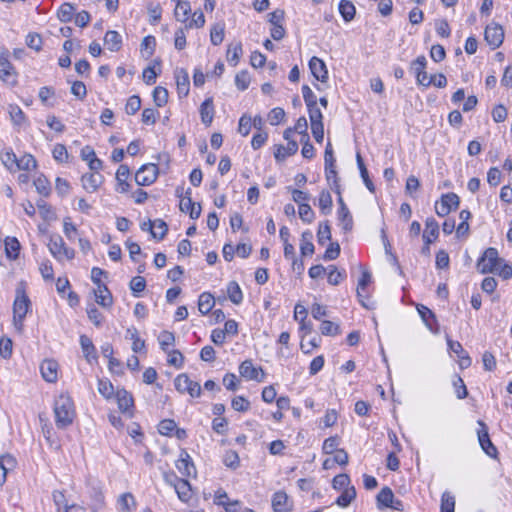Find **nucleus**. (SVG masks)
<instances>
[{"instance_id": "f257e3e1", "label": "nucleus", "mask_w": 512, "mask_h": 512, "mask_svg": "<svg viewBox=\"0 0 512 512\" xmlns=\"http://www.w3.org/2000/svg\"><path fill=\"white\" fill-rule=\"evenodd\" d=\"M55 424L58 429H66L72 425L76 411L72 398L61 394L54 402Z\"/></svg>"}, {"instance_id": "f03ea898", "label": "nucleus", "mask_w": 512, "mask_h": 512, "mask_svg": "<svg viewBox=\"0 0 512 512\" xmlns=\"http://www.w3.org/2000/svg\"><path fill=\"white\" fill-rule=\"evenodd\" d=\"M503 262L504 259L499 257L497 249L489 247L478 259L477 269L481 274L495 273L498 265H501Z\"/></svg>"}, {"instance_id": "7ed1b4c3", "label": "nucleus", "mask_w": 512, "mask_h": 512, "mask_svg": "<svg viewBox=\"0 0 512 512\" xmlns=\"http://www.w3.org/2000/svg\"><path fill=\"white\" fill-rule=\"evenodd\" d=\"M48 247L50 253L58 261L63 259L71 260L75 256V251L67 247L63 238L58 234L50 236Z\"/></svg>"}, {"instance_id": "20e7f679", "label": "nucleus", "mask_w": 512, "mask_h": 512, "mask_svg": "<svg viewBox=\"0 0 512 512\" xmlns=\"http://www.w3.org/2000/svg\"><path fill=\"white\" fill-rule=\"evenodd\" d=\"M175 388L180 393H188L191 397H200L202 393L198 382L192 381L185 373L178 375L174 380Z\"/></svg>"}, {"instance_id": "39448f33", "label": "nucleus", "mask_w": 512, "mask_h": 512, "mask_svg": "<svg viewBox=\"0 0 512 512\" xmlns=\"http://www.w3.org/2000/svg\"><path fill=\"white\" fill-rule=\"evenodd\" d=\"M460 199L455 193L443 194L441 200L435 204V212L439 217L448 215L459 207Z\"/></svg>"}, {"instance_id": "423d86ee", "label": "nucleus", "mask_w": 512, "mask_h": 512, "mask_svg": "<svg viewBox=\"0 0 512 512\" xmlns=\"http://www.w3.org/2000/svg\"><path fill=\"white\" fill-rule=\"evenodd\" d=\"M159 168L156 164L149 163L141 166L135 175V182L139 186H149L153 184L158 176Z\"/></svg>"}, {"instance_id": "0eeeda50", "label": "nucleus", "mask_w": 512, "mask_h": 512, "mask_svg": "<svg viewBox=\"0 0 512 512\" xmlns=\"http://www.w3.org/2000/svg\"><path fill=\"white\" fill-rule=\"evenodd\" d=\"M477 424L479 425V429L477 431L478 441H479V444H480L482 450L489 457L496 458L498 451L490 439L487 425L482 420H478Z\"/></svg>"}, {"instance_id": "6e6552de", "label": "nucleus", "mask_w": 512, "mask_h": 512, "mask_svg": "<svg viewBox=\"0 0 512 512\" xmlns=\"http://www.w3.org/2000/svg\"><path fill=\"white\" fill-rule=\"evenodd\" d=\"M7 50L0 51V79L6 83L14 84L16 82V72L8 60Z\"/></svg>"}, {"instance_id": "1a4fd4ad", "label": "nucleus", "mask_w": 512, "mask_h": 512, "mask_svg": "<svg viewBox=\"0 0 512 512\" xmlns=\"http://www.w3.org/2000/svg\"><path fill=\"white\" fill-rule=\"evenodd\" d=\"M484 37L492 49L498 48L504 40V30L498 24H491L485 28Z\"/></svg>"}, {"instance_id": "9d476101", "label": "nucleus", "mask_w": 512, "mask_h": 512, "mask_svg": "<svg viewBox=\"0 0 512 512\" xmlns=\"http://www.w3.org/2000/svg\"><path fill=\"white\" fill-rule=\"evenodd\" d=\"M30 301L26 295L17 296L13 304L14 325L20 323L23 326V320L28 312Z\"/></svg>"}, {"instance_id": "9b49d317", "label": "nucleus", "mask_w": 512, "mask_h": 512, "mask_svg": "<svg viewBox=\"0 0 512 512\" xmlns=\"http://www.w3.org/2000/svg\"><path fill=\"white\" fill-rule=\"evenodd\" d=\"M175 465L178 471L185 477H191L196 474L194 463L188 452L184 449L181 450Z\"/></svg>"}, {"instance_id": "f8f14e48", "label": "nucleus", "mask_w": 512, "mask_h": 512, "mask_svg": "<svg viewBox=\"0 0 512 512\" xmlns=\"http://www.w3.org/2000/svg\"><path fill=\"white\" fill-rule=\"evenodd\" d=\"M309 69L316 80H318L322 83L327 82L328 70H327L325 62L322 59H320L316 56H313L309 60Z\"/></svg>"}, {"instance_id": "ddd939ff", "label": "nucleus", "mask_w": 512, "mask_h": 512, "mask_svg": "<svg viewBox=\"0 0 512 512\" xmlns=\"http://www.w3.org/2000/svg\"><path fill=\"white\" fill-rule=\"evenodd\" d=\"M427 65V60L425 56H418L412 63L411 69L416 75L417 83L419 85L425 86V83L429 80L427 72L425 71Z\"/></svg>"}, {"instance_id": "4468645a", "label": "nucleus", "mask_w": 512, "mask_h": 512, "mask_svg": "<svg viewBox=\"0 0 512 512\" xmlns=\"http://www.w3.org/2000/svg\"><path fill=\"white\" fill-rule=\"evenodd\" d=\"M339 209H338V219L342 225V229L344 232H350L353 229V218L352 215L344 203L342 197L338 198Z\"/></svg>"}, {"instance_id": "2eb2a0df", "label": "nucleus", "mask_w": 512, "mask_h": 512, "mask_svg": "<svg viewBox=\"0 0 512 512\" xmlns=\"http://www.w3.org/2000/svg\"><path fill=\"white\" fill-rule=\"evenodd\" d=\"M17 466L15 457L9 453L0 456V485L7 479V473L13 471Z\"/></svg>"}, {"instance_id": "dca6fc26", "label": "nucleus", "mask_w": 512, "mask_h": 512, "mask_svg": "<svg viewBox=\"0 0 512 512\" xmlns=\"http://www.w3.org/2000/svg\"><path fill=\"white\" fill-rule=\"evenodd\" d=\"M103 181L104 177L99 173L84 174L81 178L83 188L89 193L97 191Z\"/></svg>"}, {"instance_id": "f3484780", "label": "nucleus", "mask_w": 512, "mask_h": 512, "mask_svg": "<svg viewBox=\"0 0 512 512\" xmlns=\"http://www.w3.org/2000/svg\"><path fill=\"white\" fill-rule=\"evenodd\" d=\"M297 151H298V143L295 140H289L286 147H284L283 145L275 146L274 157H275L276 161L282 162L288 156L294 155Z\"/></svg>"}, {"instance_id": "a211bd4d", "label": "nucleus", "mask_w": 512, "mask_h": 512, "mask_svg": "<svg viewBox=\"0 0 512 512\" xmlns=\"http://www.w3.org/2000/svg\"><path fill=\"white\" fill-rule=\"evenodd\" d=\"M175 79L177 85V91L180 96H187L189 93V75L183 68L175 70Z\"/></svg>"}, {"instance_id": "6ab92c4d", "label": "nucleus", "mask_w": 512, "mask_h": 512, "mask_svg": "<svg viewBox=\"0 0 512 512\" xmlns=\"http://www.w3.org/2000/svg\"><path fill=\"white\" fill-rule=\"evenodd\" d=\"M94 295L96 302L100 306L104 308H109L112 306L113 297L106 284L97 286V288L94 290Z\"/></svg>"}, {"instance_id": "aec40b11", "label": "nucleus", "mask_w": 512, "mask_h": 512, "mask_svg": "<svg viewBox=\"0 0 512 512\" xmlns=\"http://www.w3.org/2000/svg\"><path fill=\"white\" fill-rule=\"evenodd\" d=\"M42 377L50 383L57 380L58 364L54 360H44L40 366Z\"/></svg>"}, {"instance_id": "412c9836", "label": "nucleus", "mask_w": 512, "mask_h": 512, "mask_svg": "<svg viewBox=\"0 0 512 512\" xmlns=\"http://www.w3.org/2000/svg\"><path fill=\"white\" fill-rule=\"evenodd\" d=\"M439 235V225L434 218H427L425 222V230L423 233V240L426 244L433 243Z\"/></svg>"}, {"instance_id": "4be33fe9", "label": "nucleus", "mask_w": 512, "mask_h": 512, "mask_svg": "<svg viewBox=\"0 0 512 512\" xmlns=\"http://www.w3.org/2000/svg\"><path fill=\"white\" fill-rule=\"evenodd\" d=\"M201 121L204 125L210 126L214 117L213 99L207 98L200 106Z\"/></svg>"}, {"instance_id": "5701e85b", "label": "nucleus", "mask_w": 512, "mask_h": 512, "mask_svg": "<svg viewBox=\"0 0 512 512\" xmlns=\"http://www.w3.org/2000/svg\"><path fill=\"white\" fill-rule=\"evenodd\" d=\"M129 174V167L125 164H121L116 172V180L118 182V188L116 189L117 191L126 193L129 190L130 184L127 182Z\"/></svg>"}, {"instance_id": "b1692460", "label": "nucleus", "mask_w": 512, "mask_h": 512, "mask_svg": "<svg viewBox=\"0 0 512 512\" xmlns=\"http://www.w3.org/2000/svg\"><path fill=\"white\" fill-rule=\"evenodd\" d=\"M104 43L110 51L117 52L122 46L121 35L117 31L109 30L104 36Z\"/></svg>"}, {"instance_id": "393cba45", "label": "nucleus", "mask_w": 512, "mask_h": 512, "mask_svg": "<svg viewBox=\"0 0 512 512\" xmlns=\"http://www.w3.org/2000/svg\"><path fill=\"white\" fill-rule=\"evenodd\" d=\"M274 512H288V495L284 491H277L272 498Z\"/></svg>"}, {"instance_id": "a878e982", "label": "nucleus", "mask_w": 512, "mask_h": 512, "mask_svg": "<svg viewBox=\"0 0 512 512\" xmlns=\"http://www.w3.org/2000/svg\"><path fill=\"white\" fill-rule=\"evenodd\" d=\"M80 345L86 360L91 363L92 360L97 359L96 349L91 339L86 335L80 336Z\"/></svg>"}, {"instance_id": "bb28decb", "label": "nucleus", "mask_w": 512, "mask_h": 512, "mask_svg": "<svg viewBox=\"0 0 512 512\" xmlns=\"http://www.w3.org/2000/svg\"><path fill=\"white\" fill-rule=\"evenodd\" d=\"M118 407L121 412L127 413L133 407L134 401L132 395L126 390H119L116 393Z\"/></svg>"}, {"instance_id": "cd10ccee", "label": "nucleus", "mask_w": 512, "mask_h": 512, "mask_svg": "<svg viewBox=\"0 0 512 512\" xmlns=\"http://www.w3.org/2000/svg\"><path fill=\"white\" fill-rule=\"evenodd\" d=\"M243 54L241 42L232 43L228 46L226 58L230 65L236 66Z\"/></svg>"}, {"instance_id": "c85d7f7f", "label": "nucleus", "mask_w": 512, "mask_h": 512, "mask_svg": "<svg viewBox=\"0 0 512 512\" xmlns=\"http://www.w3.org/2000/svg\"><path fill=\"white\" fill-rule=\"evenodd\" d=\"M175 492L182 502H188L192 497V489L188 480L181 479L175 486Z\"/></svg>"}, {"instance_id": "c756f323", "label": "nucleus", "mask_w": 512, "mask_h": 512, "mask_svg": "<svg viewBox=\"0 0 512 512\" xmlns=\"http://www.w3.org/2000/svg\"><path fill=\"white\" fill-rule=\"evenodd\" d=\"M338 10L346 22L352 21L356 14V8L354 4L348 0H341L338 5Z\"/></svg>"}, {"instance_id": "7c9ffc66", "label": "nucleus", "mask_w": 512, "mask_h": 512, "mask_svg": "<svg viewBox=\"0 0 512 512\" xmlns=\"http://www.w3.org/2000/svg\"><path fill=\"white\" fill-rule=\"evenodd\" d=\"M394 494L391 488L388 486L383 487L380 492L377 494L376 500H377V506L379 509L382 507L389 508V506L392 504L394 500Z\"/></svg>"}, {"instance_id": "2f4dec72", "label": "nucleus", "mask_w": 512, "mask_h": 512, "mask_svg": "<svg viewBox=\"0 0 512 512\" xmlns=\"http://www.w3.org/2000/svg\"><path fill=\"white\" fill-rule=\"evenodd\" d=\"M239 373L249 380H258V368L253 366L251 360H245L240 364Z\"/></svg>"}, {"instance_id": "473e14b6", "label": "nucleus", "mask_w": 512, "mask_h": 512, "mask_svg": "<svg viewBox=\"0 0 512 512\" xmlns=\"http://www.w3.org/2000/svg\"><path fill=\"white\" fill-rule=\"evenodd\" d=\"M215 304L214 297L207 292L202 293L198 300V310L201 314H208Z\"/></svg>"}, {"instance_id": "72a5a7b5", "label": "nucleus", "mask_w": 512, "mask_h": 512, "mask_svg": "<svg viewBox=\"0 0 512 512\" xmlns=\"http://www.w3.org/2000/svg\"><path fill=\"white\" fill-rule=\"evenodd\" d=\"M126 337H129L132 343V350L139 353L145 349V341L139 337L138 330L135 327H129L126 331Z\"/></svg>"}, {"instance_id": "f704fd0d", "label": "nucleus", "mask_w": 512, "mask_h": 512, "mask_svg": "<svg viewBox=\"0 0 512 512\" xmlns=\"http://www.w3.org/2000/svg\"><path fill=\"white\" fill-rule=\"evenodd\" d=\"M356 498V489L350 486L344 489L342 494L336 499L335 503L340 507H348L351 502Z\"/></svg>"}, {"instance_id": "c9c22d12", "label": "nucleus", "mask_w": 512, "mask_h": 512, "mask_svg": "<svg viewBox=\"0 0 512 512\" xmlns=\"http://www.w3.org/2000/svg\"><path fill=\"white\" fill-rule=\"evenodd\" d=\"M312 238H313V234L311 231H304L302 233L300 251L303 256L312 255L314 253L315 247L311 241Z\"/></svg>"}, {"instance_id": "e433bc0d", "label": "nucleus", "mask_w": 512, "mask_h": 512, "mask_svg": "<svg viewBox=\"0 0 512 512\" xmlns=\"http://www.w3.org/2000/svg\"><path fill=\"white\" fill-rule=\"evenodd\" d=\"M225 36V24L224 23H216L211 27L210 30V40L211 43L215 46L220 45Z\"/></svg>"}, {"instance_id": "4c0bfd02", "label": "nucleus", "mask_w": 512, "mask_h": 512, "mask_svg": "<svg viewBox=\"0 0 512 512\" xmlns=\"http://www.w3.org/2000/svg\"><path fill=\"white\" fill-rule=\"evenodd\" d=\"M227 293L230 301L236 305L240 304L243 300V293L236 281L229 282L227 286Z\"/></svg>"}, {"instance_id": "58836bf2", "label": "nucleus", "mask_w": 512, "mask_h": 512, "mask_svg": "<svg viewBox=\"0 0 512 512\" xmlns=\"http://www.w3.org/2000/svg\"><path fill=\"white\" fill-rule=\"evenodd\" d=\"M356 161H357V165H358L361 177H362L367 189L373 193L375 191V186L372 183L371 179L369 178L368 170L364 164V161H363L360 153H357Z\"/></svg>"}, {"instance_id": "ea45409f", "label": "nucleus", "mask_w": 512, "mask_h": 512, "mask_svg": "<svg viewBox=\"0 0 512 512\" xmlns=\"http://www.w3.org/2000/svg\"><path fill=\"white\" fill-rule=\"evenodd\" d=\"M75 10L76 9L73 4L65 2L58 9L57 17L63 23L70 22L73 18Z\"/></svg>"}, {"instance_id": "a19ab883", "label": "nucleus", "mask_w": 512, "mask_h": 512, "mask_svg": "<svg viewBox=\"0 0 512 512\" xmlns=\"http://www.w3.org/2000/svg\"><path fill=\"white\" fill-rule=\"evenodd\" d=\"M333 205L332 196L329 191L323 190L319 195V208L324 215L331 212Z\"/></svg>"}, {"instance_id": "79ce46f5", "label": "nucleus", "mask_w": 512, "mask_h": 512, "mask_svg": "<svg viewBox=\"0 0 512 512\" xmlns=\"http://www.w3.org/2000/svg\"><path fill=\"white\" fill-rule=\"evenodd\" d=\"M20 250V243L16 238L7 237L5 240L6 255L10 259H16Z\"/></svg>"}, {"instance_id": "37998d69", "label": "nucleus", "mask_w": 512, "mask_h": 512, "mask_svg": "<svg viewBox=\"0 0 512 512\" xmlns=\"http://www.w3.org/2000/svg\"><path fill=\"white\" fill-rule=\"evenodd\" d=\"M152 96L157 107H163L168 102V91L162 86L155 87Z\"/></svg>"}, {"instance_id": "c03bdc74", "label": "nucleus", "mask_w": 512, "mask_h": 512, "mask_svg": "<svg viewBox=\"0 0 512 512\" xmlns=\"http://www.w3.org/2000/svg\"><path fill=\"white\" fill-rule=\"evenodd\" d=\"M37 167V161L31 154H25L21 158H17L16 168L19 170H32Z\"/></svg>"}, {"instance_id": "a18cd8bd", "label": "nucleus", "mask_w": 512, "mask_h": 512, "mask_svg": "<svg viewBox=\"0 0 512 512\" xmlns=\"http://www.w3.org/2000/svg\"><path fill=\"white\" fill-rule=\"evenodd\" d=\"M34 186L39 194H41L44 197H47L50 195L51 192V186L50 182L44 175L38 176L34 180Z\"/></svg>"}, {"instance_id": "49530a36", "label": "nucleus", "mask_w": 512, "mask_h": 512, "mask_svg": "<svg viewBox=\"0 0 512 512\" xmlns=\"http://www.w3.org/2000/svg\"><path fill=\"white\" fill-rule=\"evenodd\" d=\"M190 11L191 7L189 2L178 0V3H176V8L174 11L175 17L178 21H186Z\"/></svg>"}, {"instance_id": "de8ad7c7", "label": "nucleus", "mask_w": 512, "mask_h": 512, "mask_svg": "<svg viewBox=\"0 0 512 512\" xmlns=\"http://www.w3.org/2000/svg\"><path fill=\"white\" fill-rule=\"evenodd\" d=\"M36 206L39 209V213L44 220L51 221L56 218V215L52 207L49 204H47L44 200H38L36 202Z\"/></svg>"}, {"instance_id": "09e8293b", "label": "nucleus", "mask_w": 512, "mask_h": 512, "mask_svg": "<svg viewBox=\"0 0 512 512\" xmlns=\"http://www.w3.org/2000/svg\"><path fill=\"white\" fill-rule=\"evenodd\" d=\"M168 232V226L162 219H156L153 221L152 237L158 240H162Z\"/></svg>"}, {"instance_id": "8fccbe9b", "label": "nucleus", "mask_w": 512, "mask_h": 512, "mask_svg": "<svg viewBox=\"0 0 512 512\" xmlns=\"http://www.w3.org/2000/svg\"><path fill=\"white\" fill-rule=\"evenodd\" d=\"M328 268L330 269V272L328 274L329 284L336 286L346 278L345 270L339 271L337 267L334 265H330Z\"/></svg>"}, {"instance_id": "3c124183", "label": "nucleus", "mask_w": 512, "mask_h": 512, "mask_svg": "<svg viewBox=\"0 0 512 512\" xmlns=\"http://www.w3.org/2000/svg\"><path fill=\"white\" fill-rule=\"evenodd\" d=\"M331 239V228L329 221L326 220L319 224V229L317 232V240L320 245H324L326 240Z\"/></svg>"}, {"instance_id": "603ef678", "label": "nucleus", "mask_w": 512, "mask_h": 512, "mask_svg": "<svg viewBox=\"0 0 512 512\" xmlns=\"http://www.w3.org/2000/svg\"><path fill=\"white\" fill-rule=\"evenodd\" d=\"M160 348L164 352H168V347L173 345L175 342V336L170 331H162L158 337Z\"/></svg>"}, {"instance_id": "864d4df0", "label": "nucleus", "mask_w": 512, "mask_h": 512, "mask_svg": "<svg viewBox=\"0 0 512 512\" xmlns=\"http://www.w3.org/2000/svg\"><path fill=\"white\" fill-rule=\"evenodd\" d=\"M454 510L455 497L449 492H444L441 497V512H454Z\"/></svg>"}, {"instance_id": "5fc2aeb1", "label": "nucleus", "mask_w": 512, "mask_h": 512, "mask_svg": "<svg viewBox=\"0 0 512 512\" xmlns=\"http://www.w3.org/2000/svg\"><path fill=\"white\" fill-rule=\"evenodd\" d=\"M141 108V98L138 95H132L128 98L125 105V112L128 115H134Z\"/></svg>"}, {"instance_id": "6e6d98bb", "label": "nucleus", "mask_w": 512, "mask_h": 512, "mask_svg": "<svg viewBox=\"0 0 512 512\" xmlns=\"http://www.w3.org/2000/svg\"><path fill=\"white\" fill-rule=\"evenodd\" d=\"M320 331L323 335L335 336V335L340 334V327H339V325H337L331 321L324 320V321H322V323L320 325Z\"/></svg>"}, {"instance_id": "4d7b16f0", "label": "nucleus", "mask_w": 512, "mask_h": 512, "mask_svg": "<svg viewBox=\"0 0 512 512\" xmlns=\"http://www.w3.org/2000/svg\"><path fill=\"white\" fill-rule=\"evenodd\" d=\"M419 314L421 315V318L425 322L426 326L433 331L432 323H437L435 314L427 307L421 305L420 308H418Z\"/></svg>"}, {"instance_id": "13d9d810", "label": "nucleus", "mask_w": 512, "mask_h": 512, "mask_svg": "<svg viewBox=\"0 0 512 512\" xmlns=\"http://www.w3.org/2000/svg\"><path fill=\"white\" fill-rule=\"evenodd\" d=\"M223 463L226 467L236 469L240 464L238 453L233 450L226 451L223 457Z\"/></svg>"}, {"instance_id": "bf43d9fd", "label": "nucleus", "mask_w": 512, "mask_h": 512, "mask_svg": "<svg viewBox=\"0 0 512 512\" xmlns=\"http://www.w3.org/2000/svg\"><path fill=\"white\" fill-rule=\"evenodd\" d=\"M250 84V75L246 70L238 72L235 76V85L241 91L246 90Z\"/></svg>"}, {"instance_id": "052dcab7", "label": "nucleus", "mask_w": 512, "mask_h": 512, "mask_svg": "<svg viewBox=\"0 0 512 512\" xmlns=\"http://www.w3.org/2000/svg\"><path fill=\"white\" fill-rule=\"evenodd\" d=\"M98 391L103 397L109 399L114 394V387L108 379H99Z\"/></svg>"}, {"instance_id": "680f3d73", "label": "nucleus", "mask_w": 512, "mask_h": 512, "mask_svg": "<svg viewBox=\"0 0 512 512\" xmlns=\"http://www.w3.org/2000/svg\"><path fill=\"white\" fill-rule=\"evenodd\" d=\"M12 340L6 336L0 338V355L4 359H8L12 355Z\"/></svg>"}, {"instance_id": "e2e57ef3", "label": "nucleus", "mask_w": 512, "mask_h": 512, "mask_svg": "<svg viewBox=\"0 0 512 512\" xmlns=\"http://www.w3.org/2000/svg\"><path fill=\"white\" fill-rule=\"evenodd\" d=\"M168 354V364L176 368H181L184 364V356L179 350L166 352Z\"/></svg>"}, {"instance_id": "0e129e2a", "label": "nucleus", "mask_w": 512, "mask_h": 512, "mask_svg": "<svg viewBox=\"0 0 512 512\" xmlns=\"http://www.w3.org/2000/svg\"><path fill=\"white\" fill-rule=\"evenodd\" d=\"M298 212L303 222L311 223L314 220L315 214L309 204H300Z\"/></svg>"}, {"instance_id": "69168bd1", "label": "nucleus", "mask_w": 512, "mask_h": 512, "mask_svg": "<svg viewBox=\"0 0 512 512\" xmlns=\"http://www.w3.org/2000/svg\"><path fill=\"white\" fill-rule=\"evenodd\" d=\"M340 251L339 243L331 242L323 255V259L326 261L335 260L339 257Z\"/></svg>"}, {"instance_id": "338daca9", "label": "nucleus", "mask_w": 512, "mask_h": 512, "mask_svg": "<svg viewBox=\"0 0 512 512\" xmlns=\"http://www.w3.org/2000/svg\"><path fill=\"white\" fill-rule=\"evenodd\" d=\"M232 408L238 412H246L250 408V402L243 396H236L232 399Z\"/></svg>"}, {"instance_id": "774afa93", "label": "nucleus", "mask_w": 512, "mask_h": 512, "mask_svg": "<svg viewBox=\"0 0 512 512\" xmlns=\"http://www.w3.org/2000/svg\"><path fill=\"white\" fill-rule=\"evenodd\" d=\"M42 38L38 33H29L26 37V45L34 49L36 51H40L42 49Z\"/></svg>"}]
</instances>
